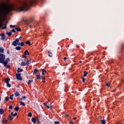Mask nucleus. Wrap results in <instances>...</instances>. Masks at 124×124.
Listing matches in <instances>:
<instances>
[{
    "instance_id": "1",
    "label": "nucleus",
    "mask_w": 124,
    "mask_h": 124,
    "mask_svg": "<svg viewBox=\"0 0 124 124\" xmlns=\"http://www.w3.org/2000/svg\"><path fill=\"white\" fill-rule=\"evenodd\" d=\"M1 8L0 9V20L1 19V15L2 14H7V13H10L11 11H12L13 9V5H9L6 3H3L1 4ZM1 27L2 30H5L7 28L6 24H3L2 22H0V29Z\"/></svg>"
},
{
    "instance_id": "2",
    "label": "nucleus",
    "mask_w": 124,
    "mask_h": 124,
    "mask_svg": "<svg viewBox=\"0 0 124 124\" xmlns=\"http://www.w3.org/2000/svg\"><path fill=\"white\" fill-rule=\"evenodd\" d=\"M38 2H39L38 0H31L29 1V3L25 2L23 4V6H20L17 8V10L19 12H26L28 11V10H30V7H31V6L35 5L36 4H37Z\"/></svg>"
},
{
    "instance_id": "3",
    "label": "nucleus",
    "mask_w": 124,
    "mask_h": 124,
    "mask_svg": "<svg viewBox=\"0 0 124 124\" xmlns=\"http://www.w3.org/2000/svg\"><path fill=\"white\" fill-rule=\"evenodd\" d=\"M5 56L2 53L0 54V63H2L4 66H6L10 59H9V58H8L6 59V61H5Z\"/></svg>"
},
{
    "instance_id": "4",
    "label": "nucleus",
    "mask_w": 124,
    "mask_h": 124,
    "mask_svg": "<svg viewBox=\"0 0 124 124\" xmlns=\"http://www.w3.org/2000/svg\"><path fill=\"white\" fill-rule=\"evenodd\" d=\"M37 122L38 124H41L43 122V117L42 115H37L36 117Z\"/></svg>"
},
{
    "instance_id": "5",
    "label": "nucleus",
    "mask_w": 124,
    "mask_h": 124,
    "mask_svg": "<svg viewBox=\"0 0 124 124\" xmlns=\"http://www.w3.org/2000/svg\"><path fill=\"white\" fill-rule=\"evenodd\" d=\"M19 40H20V39L19 38L16 39V40L14 42H12V45L13 46H15V47H16V46H17V45H18Z\"/></svg>"
},
{
    "instance_id": "6",
    "label": "nucleus",
    "mask_w": 124,
    "mask_h": 124,
    "mask_svg": "<svg viewBox=\"0 0 124 124\" xmlns=\"http://www.w3.org/2000/svg\"><path fill=\"white\" fill-rule=\"evenodd\" d=\"M16 78L17 80H19V81H22L23 80V78L22 77V76H21V73H16Z\"/></svg>"
},
{
    "instance_id": "7",
    "label": "nucleus",
    "mask_w": 124,
    "mask_h": 124,
    "mask_svg": "<svg viewBox=\"0 0 124 124\" xmlns=\"http://www.w3.org/2000/svg\"><path fill=\"white\" fill-rule=\"evenodd\" d=\"M30 55V52H29V51L28 50H26L25 51L24 54L22 55V58H24V59H27V55Z\"/></svg>"
},
{
    "instance_id": "8",
    "label": "nucleus",
    "mask_w": 124,
    "mask_h": 124,
    "mask_svg": "<svg viewBox=\"0 0 124 124\" xmlns=\"http://www.w3.org/2000/svg\"><path fill=\"white\" fill-rule=\"evenodd\" d=\"M124 44H121L119 46V49L118 51L119 54H121L122 52H123V50H124Z\"/></svg>"
},
{
    "instance_id": "9",
    "label": "nucleus",
    "mask_w": 124,
    "mask_h": 124,
    "mask_svg": "<svg viewBox=\"0 0 124 124\" xmlns=\"http://www.w3.org/2000/svg\"><path fill=\"white\" fill-rule=\"evenodd\" d=\"M0 36H1V40H4L5 39V34L4 33L0 34Z\"/></svg>"
},
{
    "instance_id": "10",
    "label": "nucleus",
    "mask_w": 124,
    "mask_h": 124,
    "mask_svg": "<svg viewBox=\"0 0 124 124\" xmlns=\"http://www.w3.org/2000/svg\"><path fill=\"white\" fill-rule=\"evenodd\" d=\"M31 122L33 123V124H35L36 122H37V120L36 119V118L33 117L31 119Z\"/></svg>"
},
{
    "instance_id": "11",
    "label": "nucleus",
    "mask_w": 124,
    "mask_h": 124,
    "mask_svg": "<svg viewBox=\"0 0 124 124\" xmlns=\"http://www.w3.org/2000/svg\"><path fill=\"white\" fill-rule=\"evenodd\" d=\"M7 119L9 121H12V120H13L14 118L12 117V115H9Z\"/></svg>"
},
{
    "instance_id": "12",
    "label": "nucleus",
    "mask_w": 124,
    "mask_h": 124,
    "mask_svg": "<svg viewBox=\"0 0 124 124\" xmlns=\"http://www.w3.org/2000/svg\"><path fill=\"white\" fill-rule=\"evenodd\" d=\"M2 124H7V123H8V121L4 118L2 119Z\"/></svg>"
},
{
    "instance_id": "13",
    "label": "nucleus",
    "mask_w": 124,
    "mask_h": 124,
    "mask_svg": "<svg viewBox=\"0 0 124 124\" xmlns=\"http://www.w3.org/2000/svg\"><path fill=\"white\" fill-rule=\"evenodd\" d=\"M9 81H10V78H6L4 79V82L6 84L9 83Z\"/></svg>"
},
{
    "instance_id": "14",
    "label": "nucleus",
    "mask_w": 124,
    "mask_h": 124,
    "mask_svg": "<svg viewBox=\"0 0 124 124\" xmlns=\"http://www.w3.org/2000/svg\"><path fill=\"white\" fill-rule=\"evenodd\" d=\"M23 69H21L20 68V67H18L17 68V73H20V72H23Z\"/></svg>"
},
{
    "instance_id": "15",
    "label": "nucleus",
    "mask_w": 124,
    "mask_h": 124,
    "mask_svg": "<svg viewBox=\"0 0 124 124\" xmlns=\"http://www.w3.org/2000/svg\"><path fill=\"white\" fill-rule=\"evenodd\" d=\"M11 116H12V117H16V116H17L18 114L17 113V112H15V113H14L13 112H11Z\"/></svg>"
},
{
    "instance_id": "16",
    "label": "nucleus",
    "mask_w": 124,
    "mask_h": 124,
    "mask_svg": "<svg viewBox=\"0 0 124 124\" xmlns=\"http://www.w3.org/2000/svg\"><path fill=\"white\" fill-rule=\"evenodd\" d=\"M25 45V44H24V43L23 42H21V43H20L18 41V46H21V47H24V46Z\"/></svg>"
},
{
    "instance_id": "17",
    "label": "nucleus",
    "mask_w": 124,
    "mask_h": 124,
    "mask_svg": "<svg viewBox=\"0 0 124 124\" xmlns=\"http://www.w3.org/2000/svg\"><path fill=\"white\" fill-rule=\"evenodd\" d=\"M15 96H16V97L20 96V93H19V92H18V91H16L15 93Z\"/></svg>"
},
{
    "instance_id": "18",
    "label": "nucleus",
    "mask_w": 124,
    "mask_h": 124,
    "mask_svg": "<svg viewBox=\"0 0 124 124\" xmlns=\"http://www.w3.org/2000/svg\"><path fill=\"white\" fill-rule=\"evenodd\" d=\"M4 113V110L2 108H0V115H3Z\"/></svg>"
},
{
    "instance_id": "19",
    "label": "nucleus",
    "mask_w": 124,
    "mask_h": 124,
    "mask_svg": "<svg viewBox=\"0 0 124 124\" xmlns=\"http://www.w3.org/2000/svg\"><path fill=\"white\" fill-rule=\"evenodd\" d=\"M25 44H26V45H29V46H31V42L30 41H27L25 42Z\"/></svg>"
},
{
    "instance_id": "20",
    "label": "nucleus",
    "mask_w": 124,
    "mask_h": 124,
    "mask_svg": "<svg viewBox=\"0 0 124 124\" xmlns=\"http://www.w3.org/2000/svg\"><path fill=\"white\" fill-rule=\"evenodd\" d=\"M42 75H45V73H47V71L45 70L44 69H42Z\"/></svg>"
},
{
    "instance_id": "21",
    "label": "nucleus",
    "mask_w": 124,
    "mask_h": 124,
    "mask_svg": "<svg viewBox=\"0 0 124 124\" xmlns=\"http://www.w3.org/2000/svg\"><path fill=\"white\" fill-rule=\"evenodd\" d=\"M41 76H40V73L39 74V75H37L36 76V79H41Z\"/></svg>"
},
{
    "instance_id": "22",
    "label": "nucleus",
    "mask_w": 124,
    "mask_h": 124,
    "mask_svg": "<svg viewBox=\"0 0 124 124\" xmlns=\"http://www.w3.org/2000/svg\"><path fill=\"white\" fill-rule=\"evenodd\" d=\"M89 74V72L85 71L83 72V76L84 77H86L87 76V75Z\"/></svg>"
},
{
    "instance_id": "23",
    "label": "nucleus",
    "mask_w": 124,
    "mask_h": 124,
    "mask_svg": "<svg viewBox=\"0 0 124 124\" xmlns=\"http://www.w3.org/2000/svg\"><path fill=\"white\" fill-rule=\"evenodd\" d=\"M43 105L45 107H46L47 109H50V107L46 104V103H43Z\"/></svg>"
},
{
    "instance_id": "24",
    "label": "nucleus",
    "mask_w": 124,
    "mask_h": 124,
    "mask_svg": "<svg viewBox=\"0 0 124 124\" xmlns=\"http://www.w3.org/2000/svg\"><path fill=\"white\" fill-rule=\"evenodd\" d=\"M38 72V70H37V69L35 68L34 69L33 72V74H36V73H37Z\"/></svg>"
},
{
    "instance_id": "25",
    "label": "nucleus",
    "mask_w": 124,
    "mask_h": 124,
    "mask_svg": "<svg viewBox=\"0 0 124 124\" xmlns=\"http://www.w3.org/2000/svg\"><path fill=\"white\" fill-rule=\"evenodd\" d=\"M47 53L48 54V57H50V58H52V57H53V54H52V52L48 51Z\"/></svg>"
},
{
    "instance_id": "26",
    "label": "nucleus",
    "mask_w": 124,
    "mask_h": 124,
    "mask_svg": "<svg viewBox=\"0 0 124 124\" xmlns=\"http://www.w3.org/2000/svg\"><path fill=\"white\" fill-rule=\"evenodd\" d=\"M6 34H7V35H8L9 36H11V35H12V32H11V31H10V32H6Z\"/></svg>"
},
{
    "instance_id": "27",
    "label": "nucleus",
    "mask_w": 124,
    "mask_h": 124,
    "mask_svg": "<svg viewBox=\"0 0 124 124\" xmlns=\"http://www.w3.org/2000/svg\"><path fill=\"white\" fill-rule=\"evenodd\" d=\"M13 96H14V94H12L11 95H10L9 99L10 98V99H11V100H13Z\"/></svg>"
},
{
    "instance_id": "28",
    "label": "nucleus",
    "mask_w": 124,
    "mask_h": 124,
    "mask_svg": "<svg viewBox=\"0 0 124 124\" xmlns=\"http://www.w3.org/2000/svg\"><path fill=\"white\" fill-rule=\"evenodd\" d=\"M14 109L15 111H16V112H18V111H19V109H20V107H16Z\"/></svg>"
},
{
    "instance_id": "29",
    "label": "nucleus",
    "mask_w": 124,
    "mask_h": 124,
    "mask_svg": "<svg viewBox=\"0 0 124 124\" xmlns=\"http://www.w3.org/2000/svg\"><path fill=\"white\" fill-rule=\"evenodd\" d=\"M19 103L20 105H22V106H26V104H25V103L23 102L22 101H20Z\"/></svg>"
},
{
    "instance_id": "30",
    "label": "nucleus",
    "mask_w": 124,
    "mask_h": 124,
    "mask_svg": "<svg viewBox=\"0 0 124 124\" xmlns=\"http://www.w3.org/2000/svg\"><path fill=\"white\" fill-rule=\"evenodd\" d=\"M31 63V60H28L26 62V65H29Z\"/></svg>"
},
{
    "instance_id": "31",
    "label": "nucleus",
    "mask_w": 124,
    "mask_h": 124,
    "mask_svg": "<svg viewBox=\"0 0 124 124\" xmlns=\"http://www.w3.org/2000/svg\"><path fill=\"white\" fill-rule=\"evenodd\" d=\"M16 50H17V51H20L21 50V46H17L16 47Z\"/></svg>"
},
{
    "instance_id": "32",
    "label": "nucleus",
    "mask_w": 124,
    "mask_h": 124,
    "mask_svg": "<svg viewBox=\"0 0 124 124\" xmlns=\"http://www.w3.org/2000/svg\"><path fill=\"white\" fill-rule=\"evenodd\" d=\"M4 52V49L2 47H0V53H3Z\"/></svg>"
},
{
    "instance_id": "33",
    "label": "nucleus",
    "mask_w": 124,
    "mask_h": 124,
    "mask_svg": "<svg viewBox=\"0 0 124 124\" xmlns=\"http://www.w3.org/2000/svg\"><path fill=\"white\" fill-rule=\"evenodd\" d=\"M8 100H9V97L8 96L5 97L4 101H8Z\"/></svg>"
},
{
    "instance_id": "34",
    "label": "nucleus",
    "mask_w": 124,
    "mask_h": 124,
    "mask_svg": "<svg viewBox=\"0 0 124 124\" xmlns=\"http://www.w3.org/2000/svg\"><path fill=\"white\" fill-rule=\"evenodd\" d=\"M15 30H16V31H21V28H20L16 27L15 28Z\"/></svg>"
},
{
    "instance_id": "35",
    "label": "nucleus",
    "mask_w": 124,
    "mask_h": 124,
    "mask_svg": "<svg viewBox=\"0 0 124 124\" xmlns=\"http://www.w3.org/2000/svg\"><path fill=\"white\" fill-rule=\"evenodd\" d=\"M27 64H26L25 62H22L21 63V66H25V65H26Z\"/></svg>"
},
{
    "instance_id": "36",
    "label": "nucleus",
    "mask_w": 124,
    "mask_h": 124,
    "mask_svg": "<svg viewBox=\"0 0 124 124\" xmlns=\"http://www.w3.org/2000/svg\"><path fill=\"white\" fill-rule=\"evenodd\" d=\"M28 117L31 118L32 116V114L31 113V112H29L28 114Z\"/></svg>"
},
{
    "instance_id": "37",
    "label": "nucleus",
    "mask_w": 124,
    "mask_h": 124,
    "mask_svg": "<svg viewBox=\"0 0 124 124\" xmlns=\"http://www.w3.org/2000/svg\"><path fill=\"white\" fill-rule=\"evenodd\" d=\"M32 82H33V79H31V80H29L27 83L28 84H31Z\"/></svg>"
},
{
    "instance_id": "38",
    "label": "nucleus",
    "mask_w": 124,
    "mask_h": 124,
    "mask_svg": "<svg viewBox=\"0 0 124 124\" xmlns=\"http://www.w3.org/2000/svg\"><path fill=\"white\" fill-rule=\"evenodd\" d=\"M101 124H106V121L105 120H102L101 121Z\"/></svg>"
},
{
    "instance_id": "39",
    "label": "nucleus",
    "mask_w": 124,
    "mask_h": 124,
    "mask_svg": "<svg viewBox=\"0 0 124 124\" xmlns=\"http://www.w3.org/2000/svg\"><path fill=\"white\" fill-rule=\"evenodd\" d=\"M34 21V18L33 17H30V22H33Z\"/></svg>"
},
{
    "instance_id": "40",
    "label": "nucleus",
    "mask_w": 124,
    "mask_h": 124,
    "mask_svg": "<svg viewBox=\"0 0 124 124\" xmlns=\"http://www.w3.org/2000/svg\"><path fill=\"white\" fill-rule=\"evenodd\" d=\"M110 82H108L106 84V85H105V86H106V87H110Z\"/></svg>"
},
{
    "instance_id": "41",
    "label": "nucleus",
    "mask_w": 124,
    "mask_h": 124,
    "mask_svg": "<svg viewBox=\"0 0 124 124\" xmlns=\"http://www.w3.org/2000/svg\"><path fill=\"white\" fill-rule=\"evenodd\" d=\"M6 84H7V87H8V88H10V87H11V84H9V83H8Z\"/></svg>"
},
{
    "instance_id": "42",
    "label": "nucleus",
    "mask_w": 124,
    "mask_h": 124,
    "mask_svg": "<svg viewBox=\"0 0 124 124\" xmlns=\"http://www.w3.org/2000/svg\"><path fill=\"white\" fill-rule=\"evenodd\" d=\"M11 32H14V33H15L16 32V31L15 30V29H12L11 31Z\"/></svg>"
},
{
    "instance_id": "43",
    "label": "nucleus",
    "mask_w": 124,
    "mask_h": 124,
    "mask_svg": "<svg viewBox=\"0 0 124 124\" xmlns=\"http://www.w3.org/2000/svg\"><path fill=\"white\" fill-rule=\"evenodd\" d=\"M82 82H83V83H85V82H86V78H82Z\"/></svg>"
},
{
    "instance_id": "44",
    "label": "nucleus",
    "mask_w": 124,
    "mask_h": 124,
    "mask_svg": "<svg viewBox=\"0 0 124 124\" xmlns=\"http://www.w3.org/2000/svg\"><path fill=\"white\" fill-rule=\"evenodd\" d=\"M54 124H60V121L54 122Z\"/></svg>"
},
{
    "instance_id": "45",
    "label": "nucleus",
    "mask_w": 124,
    "mask_h": 124,
    "mask_svg": "<svg viewBox=\"0 0 124 124\" xmlns=\"http://www.w3.org/2000/svg\"><path fill=\"white\" fill-rule=\"evenodd\" d=\"M5 67H6L7 68H9V69H10V65H9L7 64L6 66Z\"/></svg>"
},
{
    "instance_id": "46",
    "label": "nucleus",
    "mask_w": 124,
    "mask_h": 124,
    "mask_svg": "<svg viewBox=\"0 0 124 124\" xmlns=\"http://www.w3.org/2000/svg\"><path fill=\"white\" fill-rule=\"evenodd\" d=\"M10 27L11 28H15V27H16V26L10 25Z\"/></svg>"
},
{
    "instance_id": "47",
    "label": "nucleus",
    "mask_w": 124,
    "mask_h": 124,
    "mask_svg": "<svg viewBox=\"0 0 124 124\" xmlns=\"http://www.w3.org/2000/svg\"><path fill=\"white\" fill-rule=\"evenodd\" d=\"M22 98H23V99H25L27 98V96H22Z\"/></svg>"
},
{
    "instance_id": "48",
    "label": "nucleus",
    "mask_w": 124,
    "mask_h": 124,
    "mask_svg": "<svg viewBox=\"0 0 124 124\" xmlns=\"http://www.w3.org/2000/svg\"><path fill=\"white\" fill-rule=\"evenodd\" d=\"M69 124H74V123L72 121H70Z\"/></svg>"
},
{
    "instance_id": "49",
    "label": "nucleus",
    "mask_w": 124,
    "mask_h": 124,
    "mask_svg": "<svg viewBox=\"0 0 124 124\" xmlns=\"http://www.w3.org/2000/svg\"><path fill=\"white\" fill-rule=\"evenodd\" d=\"M13 106L12 105L10 106L9 107V109H12Z\"/></svg>"
},
{
    "instance_id": "50",
    "label": "nucleus",
    "mask_w": 124,
    "mask_h": 124,
    "mask_svg": "<svg viewBox=\"0 0 124 124\" xmlns=\"http://www.w3.org/2000/svg\"><path fill=\"white\" fill-rule=\"evenodd\" d=\"M63 60H64V61H65V60H67V58H66V57H64V58H63Z\"/></svg>"
},
{
    "instance_id": "51",
    "label": "nucleus",
    "mask_w": 124,
    "mask_h": 124,
    "mask_svg": "<svg viewBox=\"0 0 124 124\" xmlns=\"http://www.w3.org/2000/svg\"><path fill=\"white\" fill-rule=\"evenodd\" d=\"M68 116H69V115L66 114L65 116V118H67V117H68Z\"/></svg>"
},
{
    "instance_id": "52",
    "label": "nucleus",
    "mask_w": 124,
    "mask_h": 124,
    "mask_svg": "<svg viewBox=\"0 0 124 124\" xmlns=\"http://www.w3.org/2000/svg\"><path fill=\"white\" fill-rule=\"evenodd\" d=\"M7 54H8V55H9L10 53H9V50H7Z\"/></svg>"
},
{
    "instance_id": "53",
    "label": "nucleus",
    "mask_w": 124,
    "mask_h": 124,
    "mask_svg": "<svg viewBox=\"0 0 124 124\" xmlns=\"http://www.w3.org/2000/svg\"><path fill=\"white\" fill-rule=\"evenodd\" d=\"M42 79H43V80H45V76H44V77L42 78Z\"/></svg>"
},
{
    "instance_id": "54",
    "label": "nucleus",
    "mask_w": 124,
    "mask_h": 124,
    "mask_svg": "<svg viewBox=\"0 0 124 124\" xmlns=\"http://www.w3.org/2000/svg\"><path fill=\"white\" fill-rule=\"evenodd\" d=\"M42 82L44 83H46V81H45V80H43V81H42Z\"/></svg>"
},
{
    "instance_id": "55",
    "label": "nucleus",
    "mask_w": 124,
    "mask_h": 124,
    "mask_svg": "<svg viewBox=\"0 0 124 124\" xmlns=\"http://www.w3.org/2000/svg\"><path fill=\"white\" fill-rule=\"evenodd\" d=\"M77 119V117H74L73 120H76Z\"/></svg>"
},
{
    "instance_id": "56",
    "label": "nucleus",
    "mask_w": 124,
    "mask_h": 124,
    "mask_svg": "<svg viewBox=\"0 0 124 124\" xmlns=\"http://www.w3.org/2000/svg\"><path fill=\"white\" fill-rule=\"evenodd\" d=\"M79 62V63H82V61H80Z\"/></svg>"
},
{
    "instance_id": "57",
    "label": "nucleus",
    "mask_w": 124,
    "mask_h": 124,
    "mask_svg": "<svg viewBox=\"0 0 124 124\" xmlns=\"http://www.w3.org/2000/svg\"><path fill=\"white\" fill-rule=\"evenodd\" d=\"M23 98H20V100H23Z\"/></svg>"
},
{
    "instance_id": "58",
    "label": "nucleus",
    "mask_w": 124,
    "mask_h": 124,
    "mask_svg": "<svg viewBox=\"0 0 124 124\" xmlns=\"http://www.w3.org/2000/svg\"><path fill=\"white\" fill-rule=\"evenodd\" d=\"M118 57L119 59H121V57L120 56H118Z\"/></svg>"
},
{
    "instance_id": "59",
    "label": "nucleus",
    "mask_w": 124,
    "mask_h": 124,
    "mask_svg": "<svg viewBox=\"0 0 124 124\" xmlns=\"http://www.w3.org/2000/svg\"><path fill=\"white\" fill-rule=\"evenodd\" d=\"M50 108L51 109H52V106H50Z\"/></svg>"
},
{
    "instance_id": "60",
    "label": "nucleus",
    "mask_w": 124,
    "mask_h": 124,
    "mask_svg": "<svg viewBox=\"0 0 124 124\" xmlns=\"http://www.w3.org/2000/svg\"><path fill=\"white\" fill-rule=\"evenodd\" d=\"M0 100H1V97H0Z\"/></svg>"
}]
</instances>
